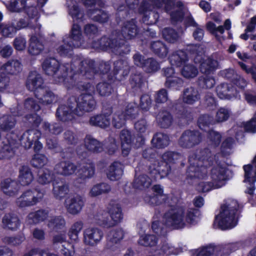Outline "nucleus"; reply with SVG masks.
I'll use <instances>...</instances> for the list:
<instances>
[{
    "label": "nucleus",
    "mask_w": 256,
    "mask_h": 256,
    "mask_svg": "<svg viewBox=\"0 0 256 256\" xmlns=\"http://www.w3.org/2000/svg\"><path fill=\"white\" fill-rule=\"evenodd\" d=\"M171 65L176 67L183 66L188 60L186 52L178 50L174 52L168 58Z\"/></svg>",
    "instance_id": "473e14b6"
},
{
    "label": "nucleus",
    "mask_w": 256,
    "mask_h": 256,
    "mask_svg": "<svg viewBox=\"0 0 256 256\" xmlns=\"http://www.w3.org/2000/svg\"><path fill=\"white\" fill-rule=\"evenodd\" d=\"M244 171V182H248L250 186L246 190L245 192L250 195H253L255 190L254 183L256 182V170L254 171V176H251L253 166L251 164L244 165L243 166Z\"/></svg>",
    "instance_id": "393cba45"
},
{
    "label": "nucleus",
    "mask_w": 256,
    "mask_h": 256,
    "mask_svg": "<svg viewBox=\"0 0 256 256\" xmlns=\"http://www.w3.org/2000/svg\"><path fill=\"white\" fill-rule=\"evenodd\" d=\"M173 120L172 114L164 110H160L156 117L158 126L163 128H168L172 124Z\"/></svg>",
    "instance_id": "72a5a7b5"
},
{
    "label": "nucleus",
    "mask_w": 256,
    "mask_h": 256,
    "mask_svg": "<svg viewBox=\"0 0 256 256\" xmlns=\"http://www.w3.org/2000/svg\"><path fill=\"white\" fill-rule=\"evenodd\" d=\"M54 177V174L52 170L44 168L38 170L37 181L39 184L44 185L52 182Z\"/></svg>",
    "instance_id": "37998d69"
},
{
    "label": "nucleus",
    "mask_w": 256,
    "mask_h": 256,
    "mask_svg": "<svg viewBox=\"0 0 256 256\" xmlns=\"http://www.w3.org/2000/svg\"><path fill=\"white\" fill-rule=\"evenodd\" d=\"M53 194L56 199L62 200L68 193V186L66 184L62 182L53 184Z\"/></svg>",
    "instance_id": "3c124183"
},
{
    "label": "nucleus",
    "mask_w": 256,
    "mask_h": 256,
    "mask_svg": "<svg viewBox=\"0 0 256 256\" xmlns=\"http://www.w3.org/2000/svg\"><path fill=\"white\" fill-rule=\"evenodd\" d=\"M44 46L36 36H31L30 40V44L28 52L31 55L36 56L39 54L43 50Z\"/></svg>",
    "instance_id": "49530a36"
},
{
    "label": "nucleus",
    "mask_w": 256,
    "mask_h": 256,
    "mask_svg": "<svg viewBox=\"0 0 256 256\" xmlns=\"http://www.w3.org/2000/svg\"><path fill=\"white\" fill-rule=\"evenodd\" d=\"M43 196L44 193L38 188L28 190L18 198L16 204L21 208L32 206L42 200Z\"/></svg>",
    "instance_id": "2eb2a0df"
},
{
    "label": "nucleus",
    "mask_w": 256,
    "mask_h": 256,
    "mask_svg": "<svg viewBox=\"0 0 256 256\" xmlns=\"http://www.w3.org/2000/svg\"><path fill=\"white\" fill-rule=\"evenodd\" d=\"M111 190L110 186L104 182L96 184L92 186L90 194L92 196H96L109 192Z\"/></svg>",
    "instance_id": "4d7b16f0"
},
{
    "label": "nucleus",
    "mask_w": 256,
    "mask_h": 256,
    "mask_svg": "<svg viewBox=\"0 0 256 256\" xmlns=\"http://www.w3.org/2000/svg\"><path fill=\"white\" fill-rule=\"evenodd\" d=\"M89 123L92 126L105 128L109 126L110 118L104 114H97L90 117Z\"/></svg>",
    "instance_id": "a19ab883"
},
{
    "label": "nucleus",
    "mask_w": 256,
    "mask_h": 256,
    "mask_svg": "<svg viewBox=\"0 0 256 256\" xmlns=\"http://www.w3.org/2000/svg\"><path fill=\"white\" fill-rule=\"evenodd\" d=\"M129 102V119H135L138 115V110L140 108L142 110L148 111L151 106L152 100L148 94H142L140 97V102L138 107L132 108Z\"/></svg>",
    "instance_id": "4be33fe9"
},
{
    "label": "nucleus",
    "mask_w": 256,
    "mask_h": 256,
    "mask_svg": "<svg viewBox=\"0 0 256 256\" xmlns=\"http://www.w3.org/2000/svg\"><path fill=\"white\" fill-rule=\"evenodd\" d=\"M145 138L142 134L132 136L129 130V146L137 149L144 145Z\"/></svg>",
    "instance_id": "6e6d98bb"
},
{
    "label": "nucleus",
    "mask_w": 256,
    "mask_h": 256,
    "mask_svg": "<svg viewBox=\"0 0 256 256\" xmlns=\"http://www.w3.org/2000/svg\"><path fill=\"white\" fill-rule=\"evenodd\" d=\"M109 213L113 222L112 225H109L108 226H114L117 224L121 222L123 219L122 209L119 204L112 206L109 210Z\"/></svg>",
    "instance_id": "09e8293b"
},
{
    "label": "nucleus",
    "mask_w": 256,
    "mask_h": 256,
    "mask_svg": "<svg viewBox=\"0 0 256 256\" xmlns=\"http://www.w3.org/2000/svg\"><path fill=\"white\" fill-rule=\"evenodd\" d=\"M86 14L93 21L100 24L106 23L109 20L108 14L100 8L88 9Z\"/></svg>",
    "instance_id": "c756f323"
},
{
    "label": "nucleus",
    "mask_w": 256,
    "mask_h": 256,
    "mask_svg": "<svg viewBox=\"0 0 256 256\" xmlns=\"http://www.w3.org/2000/svg\"><path fill=\"white\" fill-rule=\"evenodd\" d=\"M184 82L182 78L174 77L166 79L164 85L166 88L172 90H180L184 86Z\"/></svg>",
    "instance_id": "864d4df0"
},
{
    "label": "nucleus",
    "mask_w": 256,
    "mask_h": 256,
    "mask_svg": "<svg viewBox=\"0 0 256 256\" xmlns=\"http://www.w3.org/2000/svg\"><path fill=\"white\" fill-rule=\"evenodd\" d=\"M69 14L74 22H80L84 20V12L78 5L74 4L69 9Z\"/></svg>",
    "instance_id": "e2e57ef3"
},
{
    "label": "nucleus",
    "mask_w": 256,
    "mask_h": 256,
    "mask_svg": "<svg viewBox=\"0 0 256 256\" xmlns=\"http://www.w3.org/2000/svg\"><path fill=\"white\" fill-rule=\"evenodd\" d=\"M103 235V232L98 228H88L84 232V241L86 245L94 246L100 242Z\"/></svg>",
    "instance_id": "412c9836"
},
{
    "label": "nucleus",
    "mask_w": 256,
    "mask_h": 256,
    "mask_svg": "<svg viewBox=\"0 0 256 256\" xmlns=\"http://www.w3.org/2000/svg\"><path fill=\"white\" fill-rule=\"evenodd\" d=\"M213 158H214V162L216 164L211 169L210 176L211 180L215 182V186L220 188L230 179L229 174H228V168L221 164L218 158L214 156Z\"/></svg>",
    "instance_id": "4468645a"
},
{
    "label": "nucleus",
    "mask_w": 256,
    "mask_h": 256,
    "mask_svg": "<svg viewBox=\"0 0 256 256\" xmlns=\"http://www.w3.org/2000/svg\"><path fill=\"white\" fill-rule=\"evenodd\" d=\"M216 92L220 99L230 100L236 97V91L232 84L227 83H222L216 88Z\"/></svg>",
    "instance_id": "5701e85b"
},
{
    "label": "nucleus",
    "mask_w": 256,
    "mask_h": 256,
    "mask_svg": "<svg viewBox=\"0 0 256 256\" xmlns=\"http://www.w3.org/2000/svg\"><path fill=\"white\" fill-rule=\"evenodd\" d=\"M124 44L123 42H121L116 38H112L106 36H102L97 41L93 42L94 46L104 50H117Z\"/></svg>",
    "instance_id": "6ab92c4d"
},
{
    "label": "nucleus",
    "mask_w": 256,
    "mask_h": 256,
    "mask_svg": "<svg viewBox=\"0 0 256 256\" xmlns=\"http://www.w3.org/2000/svg\"><path fill=\"white\" fill-rule=\"evenodd\" d=\"M84 224L82 221L74 222L68 231V235L71 241L76 242L78 240L80 232L82 230Z\"/></svg>",
    "instance_id": "13d9d810"
},
{
    "label": "nucleus",
    "mask_w": 256,
    "mask_h": 256,
    "mask_svg": "<svg viewBox=\"0 0 256 256\" xmlns=\"http://www.w3.org/2000/svg\"><path fill=\"white\" fill-rule=\"evenodd\" d=\"M200 45H192L190 46L189 51L190 54L194 55V62L200 64V72L205 74H210L216 70L218 62L210 56L204 59V54L200 50Z\"/></svg>",
    "instance_id": "9d476101"
},
{
    "label": "nucleus",
    "mask_w": 256,
    "mask_h": 256,
    "mask_svg": "<svg viewBox=\"0 0 256 256\" xmlns=\"http://www.w3.org/2000/svg\"><path fill=\"white\" fill-rule=\"evenodd\" d=\"M124 236V230L121 228H117L111 230L108 235V242L112 244H117L123 239Z\"/></svg>",
    "instance_id": "052dcab7"
},
{
    "label": "nucleus",
    "mask_w": 256,
    "mask_h": 256,
    "mask_svg": "<svg viewBox=\"0 0 256 256\" xmlns=\"http://www.w3.org/2000/svg\"><path fill=\"white\" fill-rule=\"evenodd\" d=\"M68 64L60 65V62L54 58H48L42 63V68L45 74L57 78L59 82H64L66 87L70 83V76H74V79H77L78 72L70 68Z\"/></svg>",
    "instance_id": "423d86ee"
},
{
    "label": "nucleus",
    "mask_w": 256,
    "mask_h": 256,
    "mask_svg": "<svg viewBox=\"0 0 256 256\" xmlns=\"http://www.w3.org/2000/svg\"><path fill=\"white\" fill-rule=\"evenodd\" d=\"M34 180L30 168L27 166H22L20 170L18 180L22 186L30 184Z\"/></svg>",
    "instance_id": "ea45409f"
},
{
    "label": "nucleus",
    "mask_w": 256,
    "mask_h": 256,
    "mask_svg": "<svg viewBox=\"0 0 256 256\" xmlns=\"http://www.w3.org/2000/svg\"><path fill=\"white\" fill-rule=\"evenodd\" d=\"M44 80L40 74L36 72H30L26 81L27 89L33 92L35 97L43 105L52 104L55 100L54 92L43 86Z\"/></svg>",
    "instance_id": "0eeeda50"
},
{
    "label": "nucleus",
    "mask_w": 256,
    "mask_h": 256,
    "mask_svg": "<svg viewBox=\"0 0 256 256\" xmlns=\"http://www.w3.org/2000/svg\"><path fill=\"white\" fill-rule=\"evenodd\" d=\"M22 64L18 60H9L1 67V72L7 75H16L22 70Z\"/></svg>",
    "instance_id": "2f4dec72"
},
{
    "label": "nucleus",
    "mask_w": 256,
    "mask_h": 256,
    "mask_svg": "<svg viewBox=\"0 0 256 256\" xmlns=\"http://www.w3.org/2000/svg\"><path fill=\"white\" fill-rule=\"evenodd\" d=\"M74 76H70V83L67 85L68 90L76 88L81 92H85L77 98L75 107L78 110V116H82L86 112H92L96 106V102L94 98V87L88 80L74 79Z\"/></svg>",
    "instance_id": "f03ea898"
},
{
    "label": "nucleus",
    "mask_w": 256,
    "mask_h": 256,
    "mask_svg": "<svg viewBox=\"0 0 256 256\" xmlns=\"http://www.w3.org/2000/svg\"><path fill=\"white\" fill-rule=\"evenodd\" d=\"M84 146L80 145L76 148V152L80 158H86L87 153L86 150L81 151V147H84L89 152L94 153H100L103 151V145L101 142L90 134H86L84 138Z\"/></svg>",
    "instance_id": "f3484780"
},
{
    "label": "nucleus",
    "mask_w": 256,
    "mask_h": 256,
    "mask_svg": "<svg viewBox=\"0 0 256 256\" xmlns=\"http://www.w3.org/2000/svg\"><path fill=\"white\" fill-rule=\"evenodd\" d=\"M180 72L184 78H192L198 75V70L194 64L186 63L180 70Z\"/></svg>",
    "instance_id": "5fc2aeb1"
},
{
    "label": "nucleus",
    "mask_w": 256,
    "mask_h": 256,
    "mask_svg": "<svg viewBox=\"0 0 256 256\" xmlns=\"http://www.w3.org/2000/svg\"><path fill=\"white\" fill-rule=\"evenodd\" d=\"M197 123L198 128L204 132L208 130L210 126L216 124L214 116L208 114H200L198 119Z\"/></svg>",
    "instance_id": "4c0bfd02"
},
{
    "label": "nucleus",
    "mask_w": 256,
    "mask_h": 256,
    "mask_svg": "<svg viewBox=\"0 0 256 256\" xmlns=\"http://www.w3.org/2000/svg\"><path fill=\"white\" fill-rule=\"evenodd\" d=\"M194 156L192 162L189 160L190 164L186 170V177L190 180L203 179L207 176V168L214 164V158L208 148L198 150Z\"/></svg>",
    "instance_id": "7ed1b4c3"
},
{
    "label": "nucleus",
    "mask_w": 256,
    "mask_h": 256,
    "mask_svg": "<svg viewBox=\"0 0 256 256\" xmlns=\"http://www.w3.org/2000/svg\"><path fill=\"white\" fill-rule=\"evenodd\" d=\"M82 38L81 26L78 24H74L69 36L63 38L64 44L56 49L58 54L61 57H72L74 48L79 47Z\"/></svg>",
    "instance_id": "1a4fd4ad"
},
{
    "label": "nucleus",
    "mask_w": 256,
    "mask_h": 256,
    "mask_svg": "<svg viewBox=\"0 0 256 256\" xmlns=\"http://www.w3.org/2000/svg\"><path fill=\"white\" fill-rule=\"evenodd\" d=\"M154 180L150 176L140 174L138 178H136L132 183L133 187L136 189L142 190L144 188H148L151 184V182Z\"/></svg>",
    "instance_id": "c03bdc74"
},
{
    "label": "nucleus",
    "mask_w": 256,
    "mask_h": 256,
    "mask_svg": "<svg viewBox=\"0 0 256 256\" xmlns=\"http://www.w3.org/2000/svg\"><path fill=\"white\" fill-rule=\"evenodd\" d=\"M84 206V202L82 196H77L70 199L66 208L69 213L76 214L80 212Z\"/></svg>",
    "instance_id": "e433bc0d"
},
{
    "label": "nucleus",
    "mask_w": 256,
    "mask_h": 256,
    "mask_svg": "<svg viewBox=\"0 0 256 256\" xmlns=\"http://www.w3.org/2000/svg\"><path fill=\"white\" fill-rule=\"evenodd\" d=\"M3 228L5 229L14 231L20 226V222L18 216L14 213H6L2 219Z\"/></svg>",
    "instance_id": "b1692460"
},
{
    "label": "nucleus",
    "mask_w": 256,
    "mask_h": 256,
    "mask_svg": "<svg viewBox=\"0 0 256 256\" xmlns=\"http://www.w3.org/2000/svg\"><path fill=\"white\" fill-rule=\"evenodd\" d=\"M200 214V211L196 208H189L185 216V222L188 224L194 225L196 224V219Z\"/></svg>",
    "instance_id": "69168bd1"
},
{
    "label": "nucleus",
    "mask_w": 256,
    "mask_h": 256,
    "mask_svg": "<svg viewBox=\"0 0 256 256\" xmlns=\"http://www.w3.org/2000/svg\"><path fill=\"white\" fill-rule=\"evenodd\" d=\"M230 115V110L226 108L220 107L218 109L215 116L216 124L221 123L228 120Z\"/></svg>",
    "instance_id": "774afa93"
},
{
    "label": "nucleus",
    "mask_w": 256,
    "mask_h": 256,
    "mask_svg": "<svg viewBox=\"0 0 256 256\" xmlns=\"http://www.w3.org/2000/svg\"><path fill=\"white\" fill-rule=\"evenodd\" d=\"M160 158L166 164L172 166L174 164L178 163L182 158V155L176 152L166 151L162 154Z\"/></svg>",
    "instance_id": "a18cd8bd"
},
{
    "label": "nucleus",
    "mask_w": 256,
    "mask_h": 256,
    "mask_svg": "<svg viewBox=\"0 0 256 256\" xmlns=\"http://www.w3.org/2000/svg\"><path fill=\"white\" fill-rule=\"evenodd\" d=\"M76 97L70 96L66 102V104H60L57 108L56 116L60 121L68 122L74 118V115L78 116V110L75 107L76 104Z\"/></svg>",
    "instance_id": "f8f14e48"
},
{
    "label": "nucleus",
    "mask_w": 256,
    "mask_h": 256,
    "mask_svg": "<svg viewBox=\"0 0 256 256\" xmlns=\"http://www.w3.org/2000/svg\"><path fill=\"white\" fill-rule=\"evenodd\" d=\"M95 173V165L91 162L84 166L78 171V176L83 180L92 178Z\"/></svg>",
    "instance_id": "603ef678"
},
{
    "label": "nucleus",
    "mask_w": 256,
    "mask_h": 256,
    "mask_svg": "<svg viewBox=\"0 0 256 256\" xmlns=\"http://www.w3.org/2000/svg\"><path fill=\"white\" fill-rule=\"evenodd\" d=\"M0 188L4 194L10 196H15L19 190L16 182L10 178H7L2 181Z\"/></svg>",
    "instance_id": "cd10ccee"
},
{
    "label": "nucleus",
    "mask_w": 256,
    "mask_h": 256,
    "mask_svg": "<svg viewBox=\"0 0 256 256\" xmlns=\"http://www.w3.org/2000/svg\"><path fill=\"white\" fill-rule=\"evenodd\" d=\"M129 81L134 92L135 91L141 92L142 86L144 82V77L141 74L132 75Z\"/></svg>",
    "instance_id": "bf43d9fd"
},
{
    "label": "nucleus",
    "mask_w": 256,
    "mask_h": 256,
    "mask_svg": "<svg viewBox=\"0 0 256 256\" xmlns=\"http://www.w3.org/2000/svg\"><path fill=\"white\" fill-rule=\"evenodd\" d=\"M202 140V134L198 130H187L180 136L178 143L182 148H190L198 145Z\"/></svg>",
    "instance_id": "dca6fc26"
},
{
    "label": "nucleus",
    "mask_w": 256,
    "mask_h": 256,
    "mask_svg": "<svg viewBox=\"0 0 256 256\" xmlns=\"http://www.w3.org/2000/svg\"><path fill=\"white\" fill-rule=\"evenodd\" d=\"M222 140V134L213 129L208 130L206 134V142L208 146L212 148H218Z\"/></svg>",
    "instance_id": "c9c22d12"
},
{
    "label": "nucleus",
    "mask_w": 256,
    "mask_h": 256,
    "mask_svg": "<svg viewBox=\"0 0 256 256\" xmlns=\"http://www.w3.org/2000/svg\"><path fill=\"white\" fill-rule=\"evenodd\" d=\"M95 61L92 59H84L82 60L77 70V79L90 80L94 75H104L109 72L110 64L108 62L102 61L99 62L98 68L96 66Z\"/></svg>",
    "instance_id": "6e6552de"
},
{
    "label": "nucleus",
    "mask_w": 256,
    "mask_h": 256,
    "mask_svg": "<svg viewBox=\"0 0 256 256\" xmlns=\"http://www.w3.org/2000/svg\"><path fill=\"white\" fill-rule=\"evenodd\" d=\"M16 124V118L10 114H5L0 118V131L8 132L12 130Z\"/></svg>",
    "instance_id": "f704fd0d"
},
{
    "label": "nucleus",
    "mask_w": 256,
    "mask_h": 256,
    "mask_svg": "<svg viewBox=\"0 0 256 256\" xmlns=\"http://www.w3.org/2000/svg\"><path fill=\"white\" fill-rule=\"evenodd\" d=\"M150 48L152 53L160 58H165L168 53L169 48L161 40L153 41L150 44Z\"/></svg>",
    "instance_id": "c85d7f7f"
},
{
    "label": "nucleus",
    "mask_w": 256,
    "mask_h": 256,
    "mask_svg": "<svg viewBox=\"0 0 256 256\" xmlns=\"http://www.w3.org/2000/svg\"><path fill=\"white\" fill-rule=\"evenodd\" d=\"M48 162V158L45 155L40 154H36L30 160V163L34 168L42 169Z\"/></svg>",
    "instance_id": "680f3d73"
},
{
    "label": "nucleus",
    "mask_w": 256,
    "mask_h": 256,
    "mask_svg": "<svg viewBox=\"0 0 256 256\" xmlns=\"http://www.w3.org/2000/svg\"><path fill=\"white\" fill-rule=\"evenodd\" d=\"M206 74L205 76H200L198 78V85L202 88H211L215 84L214 78Z\"/></svg>",
    "instance_id": "338daca9"
},
{
    "label": "nucleus",
    "mask_w": 256,
    "mask_h": 256,
    "mask_svg": "<svg viewBox=\"0 0 256 256\" xmlns=\"http://www.w3.org/2000/svg\"><path fill=\"white\" fill-rule=\"evenodd\" d=\"M48 226L56 232H64L66 230V222L61 216H54L48 222Z\"/></svg>",
    "instance_id": "de8ad7c7"
},
{
    "label": "nucleus",
    "mask_w": 256,
    "mask_h": 256,
    "mask_svg": "<svg viewBox=\"0 0 256 256\" xmlns=\"http://www.w3.org/2000/svg\"><path fill=\"white\" fill-rule=\"evenodd\" d=\"M42 121L40 116L36 112L27 114L23 118V122L26 126L32 128L24 132L19 130L12 131V141L6 139L2 142L3 146L0 150V160L10 159L15 154V142L13 141H20L26 149H29L34 145V150L35 152H40L42 148V144L39 140L41 138L42 133L38 128Z\"/></svg>",
    "instance_id": "f257e3e1"
},
{
    "label": "nucleus",
    "mask_w": 256,
    "mask_h": 256,
    "mask_svg": "<svg viewBox=\"0 0 256 256\" xmlns=\"http://www.w3.org/2000/svg\"><path fill=\"white\" fill-rule=\"evenodd\" d=\"M124 166L120 162H113L107 170L108 178L112 181L119 180L124 174Z\"/></svg>",
    "instance_id": "a878e982"
},
{
    "label": "nucleus",
    "mask_w": 256,
    "mask_h": 256,
    "mask_svg": "<svg viewBox=\"0 0 256 256\" xmlns=\"http://www.w3.org/2000/svg\"><path fill=\"white\" fill-rule=\"evenodd\" d=\"M200 99L198 90L192 86L185 88L183 92L182 102L178 100L172 104L170 110L177 118L184 124H188L193 120V114L184 104H192Z\"/></svg>",
    "instance_id": "20e7f679"
},
{
    "label": "nucleus",
    "mask_w": 256,
    "mask_h": 256,
    "mask_svg": "<svg viewBox=\"0 0 256 256\" xmlns=\"http://www.w3.org/2000/svg\"><path fill=\"white\" fill-rule=\"evenodd\" d=\"M198 250H192V254L196 256H228L234 250L231 244H220L215 246L210 244L202 247L198 252Z\"/></svg>",
    "instance_id": "ddd939ff"
},
{
    "label": "nucleus",
    "mask_w": 256,
    "mask_h": 256,
    "mask_svg": "<svg viewBox=\"0 0 256 256\" xmlns=\"http://www.w3.org/2000/svg\"><path fill=\"white\" fill-rule=\"evenodd\" d=\"M128 118V105L126 106L124 111H118L114 114L112 124L116 128H122L126 123Z\"/></svg>",
    "instance_id": "58836bf2"
},
{
    "label": "nucleus",
    "mask_w": 256,
    "mask_h": 256,
    "mask_svg": "<svg viewBox=\"0 0 256 256\" xmlns=\"http://www.w3.org/2000/svg\"><path fill=\"white\" fill-rule=\"evenodd\" d=\"M240 204L235 200H231L220 206V214L216 216L214 226L217 224L221 230L232 229L238 224V214L240 212Z\"/></svg>",
    "instance_id": "39448f33"
},
{
    "label": "nucleus",
    "mask_w": 256,
    "mask_h": 256,
    "mask_svg": "<svg viewBox=\"0 0 256 256\" xmlns=\"http://www.w3.org/2000/svg\"><path fill=\"white\" fill-rule=\"evenodd\" d=\"M220 144V152L213 156L215 158L218 156H220L222 158L230 156L234 144V140L232 137L228 136L224 139Z\"/></svg>",
    "instance_id": "7c9ffc66"
},
{
    "label": "nucleus",
    "mask_w": 256,
    "mask_h": 256,
    "mask_svg": "<svg viewBox=\"0 0 256 256\" xmlns=\"http://www.w3.org/2000/svg\"><path fill=\"white\" fill-rule=\"evenodd\" d=\"M133 58L134 64L142 68L147 73L154 72L160 69V64L153 58L146 59L140 54H136L134 56Z\"/></svg>",
    "instance_id": "a211bd4d"
},
{
    "label": "nucleus",
    "mask_w": 256,
    "mask_h": 256,
    "mask_svg": "<svg viewBox=\"0 0 256 256\" xmlns=\"http://www.w3.org/2000/svg\"><path fill=\"white\" fill-rule=\"evenodd\" d=\"M158 242V238L154 234H145L140 236L138 243L140 245L144 246L152 247L155 246Z\"/></svg>",
    "instance_id": "0e129e2a"
},
{
    "label": "nucleus",
    "mask_w": 256,
    "mask_h": 256,
    "mask_svg": "<svg viewBox=\"0 0 256 256\" xmlns=\"http://www.w3.org/2000/svg\"><path fill=\"white\" fill-rule=\"evenodd\" d=\"M172 168V166L166 164L160 158L156 168H152V167L150 166L149 174L150 176L156 181L168 176L171 172Z\"/></svg>",
    "instance_id": "aec40b11"
},
{
    "label": "nucleus",
    "mask_w": 256,
    "mask_h": 256,
    "mask_svg": "<svg viewBox=\"0 0 256 256\" xmlns=\"http://www.w3.org/2000/svg\"><path fill=\"white\" fill-rule=\"evenodd\" d=\"M170 138L167 134L162 132L155 134L152 140L154 146L158 148H163L169 144Z\"/></svg>",
    "instance_id": "79ce46f5"
},
{
    "label": "nucleus",
    "mask_w": 256,
    "mask_h": 256,
    "mask_svg": "<svg viewBox=\"0 0 256 256\" xmlns=\"http://www.w3.org/2000/svg\"><path fill=\"white\" fill-rule=\"evenodd\" d=\"M185 214V210L182 206L169 210L164 216L166 225L175 230L184 228L186 226L184 221Z\"/></svg>",
    "instance_id": "9b49d317"
},
{
    "label": "nucleus",
    "mask_w": 256,
    "mask_h": 256,
    "mask_svg": "<svg viewBox=\"0 0 256 256\" xmlns=\"http://www.w3.org/2000/svg\"><path fill=\"white\" fill-rule=\"evenodd\" d=\"M48 212L45 210H39L34 212H30L28 216V219L34 224H37L41 222H43L46 219L48 216Z\"/></svg>",
    "instance_id": "8fccbe9b"
},
{
    "label": "nucleus",
    "mask_w": 256,
    "mask_h": 256,
    "mask_svg": "<svg viewBox=\"0 0 256 256\" xmlns=\"http://www.w3.org/2000/svg\"><path fill=\"white\" fill-rule=\"evenodd\" d=\"M76 168V166L70 161H62L55 166L54 170L58 174L67 176L72 174Z\"/></svg>",
    "instance_id": "bb28decb"
}]
</instances>
